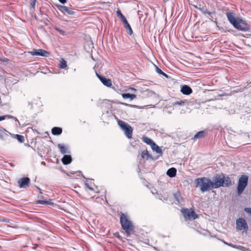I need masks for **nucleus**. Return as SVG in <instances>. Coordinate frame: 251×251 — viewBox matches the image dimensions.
<instances>
[{
	"label": "nucleus",
	"instance_id": "obj_1",
	"mask_svg": "<svg viewBox=\"0 0 251 251\" xmlns=\"http://www.w3.org/2000/svg\"><path fill=\"white\" fill-rule=\"evenodd\" d=\"M213 188L216 189L220 187L229 186L231 183L230 178L224 174L216 175L212 181Z\"/></svg>",
	"mask_w": 251,
	"mask_h": 251
},
{
	"label": "nucleus",
	"instance_id": "obj_2",
	"mask_svg": "<svg viewBox=\"0 0 251 251\" xmlns=\"http://www.w3.org/2000/svg\"><path fill=\"white\" fill-rule=\"evenodd\" d=\"M195 183L196 186L199 187L202 193L214 189L212 180L207 177L198 178L195 179Z\"/></svg>",
	"mask_w": 251,
	"mask_h": 251
},
{
	"label": "nucleus",
	"instance_id": "obj_3",
	"mask_svg": "<svg viewBox=\"0 0 251 251\" xmlns=\"http://www.w3.org/2000/svg\"><path fill=\"white\" fill-rule=\"evenodd\" d=\"M120 223L127 236H129L133 232L134 226L126 215L122 213L120 216Z\"/></svg>",
	"mask_w": 251,
	"mask_h": 251
},
{
	"label": "nucleus",
	"instance_id": "obj_4",
	"mask_svg": "<svg viewBox=\"0 0 251 251\" xmlns=\"http://www.w3.org/2000/svg\"><path fill=\"white\" fill-rule=\"evenodd\" d=\"M118 125L120 126L121 129L124 131L126 136L128 138H132L133 129L132 127L127 124L126 123L121 121L118 120Z\"/></svg>",
	"mask_w": 251,
	"mask_h": 251
},
{
	"label": "nucleus",
	"instance_id": "obj_5",
	"mask_svg": "<svg viewBox=\"0 0 251 251\" xmlns=\"http://www.w3.org/2000/svg\"><path fill=\"white\" fill-rule=\"evenodd\" d=\"M181 211L186 221H192L198 218V215L191 208H183Z\"/></svg>",
	"mask_w": 251,
	"mask_h": 251
},
{
	"label": "nucleus",
	"instance_id": "obj_6",
	"mask_svg": "<svg viewBox=\"0 0 251 251\" xmlns=\"http://www.w3.org/2000/svg\"><path fill=\"white\" fill-rule=\"evenodd\" d=\"M248 176H242L239 179L237 186V193L239 195L242 193L248 184Z\"/></svg>",
	"mask_w": 251,
	"mask_h": 251
},
{
	"label": "nucleus",
	"instance_id": "obj_7",
	"mask_svg": "<svg viewBox=\"0 0 251 251\" xmlns=\"http://www.w3.org/2000/svg\"><path fill=\"white\" fill-rule=\"evenodd\" d=\"M236 229L238 230L247 231L249 227L246 221L243 218H240L236 220Z\"/></svg>",
	"mask_w": 251,
	"mask_h": 251
},
{
	"label": "nucleus",
	"instance_id": "obj_8",
	"mask_svg": "<svg viewBox=\"0 0 251 251\" xmlns=\"http://www.w3.org/2000/svg\"><path fill=\"white\" fill-rule=\"evenodd\" d=\"M233 26L240 30L244 31H248L249 29L248 25L240 19L237 20Z\"/></svg>",
	"mask_w": 251,
	"mask_h": 251
},
{
	"label": "nucleus",
	"instance_id": "obj_9",
	"mask_svg": "<svg viewBox=\"0 0 251 251\" xmlns=\"http://www.w3.org/2000/svg\"><path fill=\"white\" fill-rule=\"evenodd\" d=\"M30 180L27 177H24L20 178L18 181V185L21 188H27L29 185Z\"/></svg>",
	"mask_w": 251,
	"mask_h": 251
},
{
	"label": "nucleus",
	"instance_id": "obj_10",
	"mask_svg": "<svg viewBox=\"0 0 251 251\" xmlns=\"http://www.w3.org/2000/svg\"><path fill=\"white\" fill-rule=\"evenodd\" d=\"M29 53L33 56H49L50 53L43 49L34 50L29 52Z\"/></svg>",
	"mask_w": 251,
	"mask_h": 251
},
{
	"label": "nucleus",
	"instance_id": "obj_11",
	"mask_svg": "<svg viewBox=\"0 0 251 251\" xmlns=\"http://www.w3.org/2000/svg\"><path fill=\"white\" fill-rule=\"evenodd\" d=\"M96 75L104 85L108 87H110L112 86V81L110 79L102 76L98 73H96Z\"/></svg>",
	"mask_w": 251,
	"mask_h": 251
},
{
	"label": "nucleus",
	"instance_id": "obj_12",
	"mask_svg": "<svg viewBox=\"0 0 251 251\" xmlns=\"http://www.w3.org/2000/svg\"><path fill=\"white\" fill-rule=\"evenodd\" d=\"M8 132L4 129H0V138L3 141H8L10 139V136Z\"/></svg>",
	"mask_w": 251,
	"mask_h": 251
},
{
	"label": "nucleus",
	"instance_id": "obj_13",
	"mask_svg": "<svg viewBox=\"0 0 251 251\" xmlns=\"http://www.w3.org/2000/svg\"><path fill=\"white\" fill-rule=\"evenodd\" d=\"M195 7L204 14H208L211 16L212 14H214V12L208 11L205 6L201 5V4H199V6H195Z\"/></svg>",
	"mask_w": 251,
	"mask_h": 251
},
{
	"label": "nucleus",
	"instance_id": "obj_14",
	"mask_svg": "<svg viewBox=\"0 0 251 251\" xmlns=\"http://www.w3.org/2000/svg\"><path fill=\"white\" fill-rule=\"evenodd\" d=\"M180 92L184 95H188L192 93V90L189 86L184 85L181 86Z\"/></svg>",
	"mask_w": 251,
	"mask_h": 251
},
{
	"label": "nucleus",
	"instance_id": "obj_15",
	"mask_svg": "<svg viewBox=\"0 0 251 251\" xmlns=\"http://www.w3.org/2000/svg\"><path fill=\"white\" fill-rule=\"evenodd\" d=\"M226 17L229 22L233 25L236 22L238 18H236L232 12H227L226 14Z\"/></svg>",
	"mask_w": 251,
	"mask_h": 251
},
{
	"label": "nucleus",
	"instance_id": "obj_16",
	"mask_svg": "<svg viewBox=\"0 0 251 251\" xmlns=\"http://www.w3.org/2000/svg\"><path fill=\"white\" fill-rule=\"evenodd\" d=\"M59 9L64 13H67L71 15L74 14V12L72 9H70L65 6L60 5L59 7Z\"/></svg>",
	"mask_w": 251,
	"mask_h": 251
},
{
	"label": "nucleus",
	"instance_id": "obj_17",
	"mask_svg": "<svg viewBox=\"0 0 251 251\" xmlns=\"http://www.w3.org/2000/svg\"><path fill=\"white\" fill-rule=\"evenodd\" d=\"M61 160L63 164L68 165L71 163L72 159L70 155H65Z\"/></svg>",
	"mask_w": 251,
	"mask_h": 251
},
{
	"label": "nucleus",
	"instance_id": "obj_18",
	"mask_svg": "<svg viewBox=\"0 0 251 251\" xmlns=\"http://www.w3.org/2000/svg\"><path fill=\"white\" fill-rule=\"evenodd\" d=\"M125 24V27L126 29V31L129 34V35H131L133 33V32H132V28L130 25L129 24V23H128L127 20L126 19V18L125 19H124V20L122 21Z\"/></svg>",
	"mask_w": 251,
	"mask_h": 251
},
{
	"label": "nucleus",
	"instance_id": "obj_19",
	"mask_svg": "<svg viewBox=\"0 0 251 251\" xmlns=\"http://www.w3.org/2000/svg\"><path fill=\"white\" fill-rule=\"evenodd\" d=\"M176 169L175 168H171L168 170L167 172V175L171 177H173L176 176Z\"/></svg>",
	"mask_w": 251,
	"mask_h": 251
},
{
	"label": "nucleus",
	"instance_id": "obj_20",
	"mask_svg": "<svg viewBox=\"0 0 251 251\" xmlns=\"http://www.w3.org/2000/svg\"><path fill=\"white\" fill-rule=\"evenodd\" d=\"M57 147L62 154H65L69 152L67 148L63 144H58Z\"/></svg>",
	"mask_w": 251,
	"mask_h": 251
},
{
	"label": "nucleus",
	"instance_id": "obj_21",
	"mask_svg": "<svg viewBox=\"0 0 251 251\" xmlns=\"http://www.w3.org/2000/svg\"><path fill=\"white\" fill-rule=\"evenodd\" d=\"M206 135V132L205 131H201L198 132L195 135V136L194 137V139H199V138H203V137H205Z\"/></svg>",
	"mask_w": 251,
	"mask_h": 251
},
{
	"label": "nucleus",
	"instance_id": "obj_22",
	"mask_svg": "<svg viewBox=\"0 0 251 251\" xmlns=\"http://www.w3.org/2000/svg\"><path fill=\"white\" fill-rule=\"evenodd\" d=\"M151 149L154 151H155L156 153L159 154H162V151L161 149L155 143L153 144V145L151 146Z\"/></svg>",
	"mask_w": 251,
	"mask_h": 251
},
{
	"label": "nucleus",
	"instance_id": "obj_23",
	"mask_svg": "<svg viewBox=\"0 0 251 251\" xmlns=\"http://www.w3.org/2000/svg\"><path fill=\"white\" fill-rule=\"evenodd\" d=\"M62 132V128L58 127H54L51 130V132L53 135H60Z\"/></svg>",
	"mask_w": 251,
	"mask_h": 251
},
{
	"label": "nucleus",
	"instance_id": "obj_24",
	"mask_svg": "<svg viewBox=\"0 0 251 251\" xmlns=\"http://www.w3.org/2000/svg\"><path fill=\"white\" fill-rule=\"evenodd\" d=\"M122 96L124 99H130V100H132L136 97V96L134 94H130L129 93H124L122 94Z\"/></svg>",
	"mask_w": 251,
	"mask_h": 251
},
{
	"label": "nucleus",
	"instance_id": "obj_25",
	"mask_svg": "<svg viewBox=\"0 0 251 251\" xmlns=\"http://www.w3.org/2000/svg\"><path fill=\"white\" fill-rule=\"evenodd\" d=\"M12 137L16 138L20 143H23L25 141V138L23 136L18 134H11L9 133Z\"/></svg>",
	"mask_w": 251,
	"mask_h": 251
},
{
	"label": "nucleus",
	"instance_id": "obj_26",
	"mask_svg": "<svg viewBox=\"0 0 251 251\" xmlns=\"http://www.w3.org/2000/svg\"><path fill=\"white\" fill-rule=\"evenodd\" d=\"M142 140L144 142L151 146L154 142L151 138L148 137H143Z\"/></svg>",
	"mask_w": 251,
	"mask_h": 251
},
{
	"label": "nucleus",
	"instance_id": "obj_27",
	"mask_svg": "<svg viewBox=\"0 0 251 251\" xmlns=\"http://www.w3.org/2000/svg\"><path fill=\"white\" fill-rule=\"evenodd\" d=\"M36 203L41 204H46V205H51L53 204V202H51L49 201H44V200H38L36 201Z\"/></svg>",
	"mask_w": 251,
	"mask_h": 251
},
{
	"label": "nucleus",
	"instance_id": "obj_28",
	"mask_svg": "<svg viewBox=\"0 0 251 251\" xmlns=\"http://www.w3.org/2000/svg\"><path fill=\"white\" fill-rule=\"evenodd\" d=\"M225 244L229 247H231L233 248L236 249H238L239 250H243V249H244V247H243L242 246H241L234 245L231 243H225Z\"/></svg>",
	"mask_w": 251,
	"mask_h": 251
},
{
	"label": "nucleus",
	"instance_id": "obj_29",
	"mask_svg": "<svg viewBox=\"0 0 251 251\" xmlns=\"http://www.w3.org/2000/svg\"><path fill=\"white\" fill-rule=\"evenodd\" d=\"M141 157L143 159H148L150 157V155L147 151H144L141 153Z\"/></svg>",
	"mask_w": 251,
	"mask_h": 251
},
{
	"label": "nucleus",
	"instance_id": "obj_30",
	"mask_svg": "<svg viewBox=\"0 0 251 251\" xmlns=\"http://www.w3.org/2000/svg\"><path fill=\"white\" fill-rule=\"evenodd\" d=\"M186 101L185 100H177L173 103L172 105L175 106L176 105H183L186 103Z\"/></svg>",
	"mask_w": 251,
	"mask_h": 251
},
{
	"label": "nucleus",
	"instance_id": "obj_31",
	"mask_svg": "<svg viewBox=\"0 0 251 251\" xmlns=\"http://www.w3.org/2000/svg\"><path fill=\"white\" fill-rule=\"evenodd\" d=\"M67 65L66 61L65 60L62 59L59 65V67L61 69H65L67 67Z\"/></svg>",
	"mask_w": 251,
	"mask_h": 251
},
{
	"label": "nucleus",
	"instance_id": "obj_32",
	"mask_svg": "<svg viewBox=\"0 0 251 251\" xmlns=\"http://www.w3.org/2000/svg\"><path fill=\"white\" fill-rule=\"evenodd\" d=\"M155 68H156V72L159 74H160V75H162L164 76H165L166 77H168V75L165 74L160 69H159L158 67H157L156 66H155Z\"/></svg>",
	"mask_w": 251,
	"mask_h": 251
},
{
	"label": "nucleus",
	"instance_id": "obj_33",
	"mask_svg": "<svg viewBox=\"0 0 251 251\" xmlns=\"http://www.w3.org/2000/svg\"><path fill=\"white\" fill-rule=\"evenodd\" d=\"M117 14L118 17H119L122 21L126 19L125 17L122 14L120 10H117Z\"/></svg>",
	"mask_w": 251,
	"mask_h": 251
},
{
	"label": "nucleus",
	"instance_id": "obj_34",
	"mask_svg": "<svg viewBox=\"0 0 251 251\" xmlns=\"http://www.w3.org/2000/svg\"><path fill=\"white\" fill-rule=\"evenodd\" d=\"M54 29H55L56 31H57V32H58L59 33H60L61 35H64V34H65V31H64L63 30L61 29H60L59 28H58V27H56V26L54 27Z\"/></svg>",
	"mask_w": 251,
	"mask_h": 251
},
{
	"label": "nucleus",
	"instance_id": "obj_35",
	"mask_svg": "<svg viewBox=\"0 0 251 251\" xmlns=\"http://www.w3.org/2000/svg\"><path fill=\"white\" fill-rule=\"evenodd\" d=\"M36 2V0H30V4L32 8H34Z\"/></svg>",
	"mask_w": 251,
	"mask_h": 251
},
{
	"label": "nucleus",
	"instance_id": "obj_36",
	"mask_svg": "<svg viewBox=\"0 0 251 251\" xmlns=\"http://www.w3.org/2000/svg\"><path fill=\"white\" fill-rule=\"evenodd\" d=\"M244 210L247 213L251 214V208H245Z\"/></svg>",
	"mask_w": 251,
	"mask_h": 251
},
{
	"label": "nucleus",
	"instance_id": "obj_37",
	"mask_svg": "<svg viewBox=\"0 0 251 251\" xmlns=\"http://www.w3.org/2000/svg\"><path fill=\"white\" fill-rule=\"evenodd\" d=\"M122 104H123L124 105H126V106H129L131 107H135L137 106L135 105L129 104L126 103H122Z\"/></svg>",
	"mask_w": 251,
	"mask_h": 251
},
{
	"label": "nucleus",
	"instance_id": "obj_38",
	"mask_svg": "<svg viewBox=\"0 0 251 251\" xmlns=\"http://www.w3.org/2000/svg\"><path fill=\"white\" fill-rule=\"evenodd\" d=\"M5 116V118L7 117L8 118H12V119H14L15 120H18L16 117H14L12 115H7V116Z\"/></svg>",
	"mask_w": 251,
	"mask_h": 251
},
{
	"label": "nucleus",
	"instance_id": "obj_39",
	"mask_svg": "<svg viewBox=\"0 0 251 251\" xmlns=\"http://www.w3.org/2000/svg\"><path fill=\"white\" fill-rule=\"evenodd\" d=\"M61 3L64 4L66 2V0H58Z\"/></svg>",
	"mask_w": 251,
	"mask_h": 251
},
{
	"label": "nucleus",
	"instance_id": "obj_40",
	"mask_svg": "<svg viewBox=\"0 0 251 251\" xmlns=\"http://www.w3.org/2000/svg\"><path fill=\"white\" fill-rule=\"evenodd\" d=\"M5 119V116H0V121H2Z\"/></svg>",
	"mask_w": 251,
	"mask_h": 251
},
{
	"label": "nucleus",
	"instance_id": "obj_41",
	"mask_svg": "<svg viewBox=\"0 0 251 251\" xmlns=\"http://www.w3.org/2000/svg\"><path fill=\"white\" fill-rule=\"evenodd\" d=\"M1 61H3V62H7L8 61V59H6V58H4V59H0Z\"/></svg>",
	"mask_w": 251,
	"mask_h": 251
},
{
	"label": "nucleus",
	"instance_id": "obj_42",
	"mask_svg": "<svg viewBox=\"0 0 251 251\" xmlns=\"http://www.w3.org/2000/svg\"><path fill=\"white\" fill-rule=\"evenodd\" d=\"M129 89H130V90H132V91H134V92L136 91V89H135V88H131H131H129Z\"/></svg>",
	"mask_w": 251,
	"mask_h": 251
},
{
	"label": "nucleus",
	"instance_id": "obj_43",
	"mask_svg": "<svg viewBox=\"0 0 251 251\" xmlns=\"http://www.w3.org/2000/svg\"><path fill=\"white\" fill-rule=\"evenodd\" d=\"M89 189L90 190H93V188L91 187H88Z\"/></svg>",
	"mask_w": 251,
	"mask_h": 251
},
{
	"label": "nucleus",
	"instance_id": "obj_44",
	"mask_svg": "<svg viewBox=\"0 0 251 251\" xmlns=\"http://www.w3.org/2000/svg\"><path fill=\"white\" fill-rule=\"evenodd\" d=\"M165 2L168 1V0H164Z\"/></svg>",
	"mask_w": 251,
	"mask_h": 251
}]
</instances>
